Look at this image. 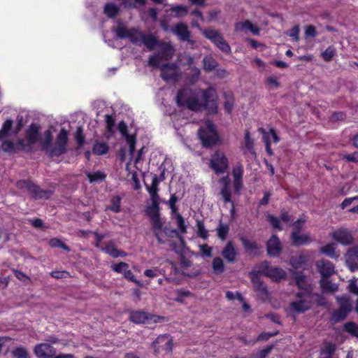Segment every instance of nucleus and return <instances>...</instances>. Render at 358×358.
I'll return each mask as SVG.
<instances>
[{
	"instance_id": "14",
	"label": "nucleus",
	"mask_w": 358,
	"mask_h": 358,
	"mask_svg": "<svg viewBox=\"0 0 358 358\" xmlns=\"http://www.w3.org/2000/svg\"><path fill=\"white\" fill-rule=\"evenodd\" d=\"M331 237L341 245H348L353 243L351 232L347 229H338L331 233Z\"/></svg>"
},
{
	"instance_id": "24",
	"label": "nucleus",
	"mask_w": 358,
	"mask_h": 358,
	"mask_svg": "<svg viewBox=\"0 0 358 358\" xmlns=\"http://www.w3.org/2000/svg\"><path fill=\"white\" fill-rule=\"evenodd\" d=\"M159 184V180L157 175H153L152 176L150 185L145 184L146 189L148 192L151 199H159V196L158 194Z\"/></svg>"
},
{
	"instance_id": "62",
	"label": "nucleus",
	"mask_w": 358,
	"mask_h": 358,
	"mask_svg": "<svg viewBox=\"0 0 358 358\" xmlns=\"http://www.w3.org/2000/svg\"><path fill=\"white\" fill-rule=\"evenodd\" d=\"M177 201H178V197L175 194H172L169 201V204L170 208L171 210L172 216L179 213L178 212V208L176 206V203Z\"/></svg>"
},
{
	"instance_id": "15",
	"label": "nucleus",
	"mask_w": 358,
	"mask_h": 358,
	"mask_svg": "<svg viewBox=\"0 0 358 358\" xmlns=\"http://www.w3.org/2000/svg\"><path fill=\"white\" fill-rule=\"evenodd\" d=\"M152 345L157 352L160 351L170 352L173 346L172 338L169 334L161 335L152 343Z\"/></svg>"
},
{
	"instance_id": "38",
	"label": "nucleus",
	"mask_w": 358,
	"mask_h": 358,
	"mask_svg": "<svg viewBox=\"0 0 358 358\" xmlns=\"http://www.w3.org/2000/svg\"><path fill=\"white\" fill-rule=\"evenodd\" d=\"M87 176L90 182H97L105 180L106 174L100 171L94 173H87Z\"/></svg>"
},
{
	"instance_id": "3",
	"label": "nucleus",
	"mask_w": 358,
	"mask_h": 358,
	"mask_svg": "<svg viewBox=\"0 0 358 358\" xmlns=\"http://www.w3.org/2000/svg\"><path fill=\"white\" fill-rule=\"evenodd\" d=\"M315 295L309 291H301L296 294V299L290 303L291 309L301 313L310 308Z\"/></svg>"
},
{
	"instance_id": "41",
	"label": "nucleus",
	"mask_w": 358,
	"mask_h": 358,
	"mask_svg": "<svg viewBox=\"0 0 358 358\" xmlns=\"http://www.w3.org/2000/svg\"><path fill=\"white\" fill-rule=\"evenodd\" d=\"M306 262V257L302 255L292 256L290 259V264L296 268L301 267Z\"/></svg>"
},
{
	"instance_id": "21",
	"label": "nucleus",
	"mask_w": 358,
	"mask_h": 358,
	"mask_svg": "<svg viewBox=\"0 0 358 358\" xmlns=\"http://www.w3.org/2000/svg\"><path fill=\"white\" fill-rule=\"evenodd\" d=\"M118 129L121 134L125 138L129 146L130 155H133L135 150L136 137L134 135H130L127 133V126L123 122H120L118 124Z\"/></svg>"
},
{
	"instance_id": "2",
	"label": "nucleus",
	"mask_w": 358,
	"mask_h": 358,
	"mask_svg": "<svg viewBox=\"0 0 358 358\" xmlns=\"http://www.w3.org/2000/svg\"><path fill=\"white\" fill-rule=\"evenodd\" d=\"M199 136L204 147H210L219 141V137L213 124L208 120L199 130Z\"/></svg>"
},
{
	"instance_id": "8",
	"label": "nucleus",
	"mask_w": 358,
	"mask_h": 358,
	"mask_svg": "<svg viewBox=\"0 0 358 358\" xmlns=\"http://www.w3.org/2000/svg\"><path fill=\"white\" fill-rule=\"evenodd\" d=\"M17 187L20 189L27 190L35 199H48L52 193L50 190L41 189L37 185L27 180L18 181Z\"/></svg>"
},
{
	"instance_id": "50",
	"label": "nucleus",
	"mask_w": 358,
	"mask_h": 358,
	"mask_svg": "<svg viewBox=\"0 0 358 358\" xmlns=\"http://www.w3.org/2000/svg\"><path fill=\"white\" fill-rule=\"evenodd\" d=\"M49 244L52 248H61L67 252L70 251V248H69V246L65 245L61 240L58 238H55L50 239L49 241Z\"/></svg>"
},
{
	"instance_id": "49",
	"label": "nucleus",
	"mask_w": 358,
	"mask_h": 358,
	"mask_svg": "<svg viewBox=\"0 0 358 358\" xmlns=\"http://www.w3.org/2000/svg\"><path fill=\"white\" fill-rule=\"evenodd\" d=\"M241 242H242L243 245L245 248V249L248 251L253 252L258 249L257 243L254 241H251L245 238H242Z\"/></svg>"
},
{
	"instance_id": "39",
	"label": "nucleus",
	"mask_w": 358,
	"mask_h": 358,
	"mask_svg": "<svg viewBox=\"0 0 358 358\" xmlns=\"http://www.w3.org/2000/svg\"><path fill=\"white\" fill-rule=\"evenodd\" d=\"M203 62L204 69L208 71L214 70L217 66V62L211 56L205 57L203 59Z\"/></svg>"
},
{
	"instance_id": "10",
	"label": "nucleus",
	"mask_w": 358,
	"mask_h": 358,
	"mask_svg": "<svg viewBox=\"0 0 358 358\" xmlns=\"http://www.w3.org/2000/svg\"><path fill=\"white\" fill-rule=\"evenodd\" d=\"M228 159L223 152L220 151L212 155L210 160V167L216 173H224L228 169Z\"/></svg>"
},
{
	"instance_id": "34",
	"label": "nucleus",
	"mask_w": 358,
	"mask_h": 358,
	"mask_svg": "<svg viewBox=\"0 0 358 358\" xmlns=\"http://www.w3.org/2000/svg\"><path fill=\"white\" fill-rule=\"evenodd\" d=\"M247 152L250 153L252 155L255 154L254 150V141L250 138L248 131L245 132L244 141V153Z\"/></svg>"
},
{
	"instance_id": "28",
	"label": "nucleus",
	"mask_w": 358,
	"mask_h": 358,
	"mask_svg": "<svg viewBox=\"0 0 358 358\" xmlns=\"http://www.w3.org/2000/svg\"><path fill=\"white\" fill-rule=\"evenodd\" d=\"M43 150L48 152L50 154V149L52 148L51 143L52 141V132L50 130H46L41 138L38 139Z\"/></svg>"
},
{
	"instance_id": "9",
	"label": "nucleus",
	"mask_w": 358,
	"mask_h": 358,
	"mask_svg": "<svg viewBox=\"0 0 358 358\" xmlns=\"http://www.w3.org/2000/svg\"><path fill=\"white\" fill-rule=\"evenodd\" d=\"M68 135L69 133L65 129H62L60 130L57 136L55 145L50 149V155L51 157H58L66 152V145L69 139Z\"/></svg>"
},
{
	"instance_id": "31",
	"label": "nucleus",
	"mask_w": 358,
	"mask_h": 358,
	"mask_svg": "<svg viewBox=\"0 0 358 358\" xmlns=\"http://www.w3.org/2000/svg\"><path fill=\"white\" fill-rule=\"evenodd\" d=\"M159 199H151V204L146 209V213L150 218L159 216Z\"/></svg>"
},
{
	"instance_id": "60",
	"label": "nucleus",
	"mask_w": 358,
	"mask_h": 358,
	"mask_svg": "<svg viewBox=\"0 0 358 358\" xmlns=\"http://www.w3.org/2000/svg\"><path fill=\"white\" fill-rule=\"evenodd\" d=\"M335 55V49L334 47H328L322 53V57L324 60L329 62L330 61Z\"/></svg>"
},
{
	"instance_id": "18",
	"label": "nucleus",
	"mask_w": 358,
	"mask_h": 358,
	"mask_svg": "<svg viewBox=\"0 0 358 358\" xmlns=\"http://www.w3.org/2000/svg\"><path fill=\"white\" fill-rule=\"evenodd\" d=\"M316 267L321 275V278H328L335 272V266L329 260L322 259L316 262Z\"/></svg>"
},
{
	"instance_id": "17",
	"label": "nucleus",
	"mask_w": 358,
	"mask_h": 358,
	"mask_svg": "<svg viewBox=\"0 0 358 358\" xmlns=\"http://www.w3.org/2000/svg\"><path fill=\"white\" fill-rule=\"evenodd\" d=\"M34 352L38 358H50L55 355L56 350L48 343H40L34 347Z\"/></svg>"
},
{
	"instance_id": "5",
	"label": "nucleus",
	"mask_w": 358,
	"mask_h": 358,
	"mask_svg": "<svg viewBox=\"0 0 358 358\" xmlns=\"http://www.w3.org/2000/svg\"><path fill=\"white\" fill-rule=\"evenodd\" d=\"M306 221L303 218H299L293 224L291 240L294 245H304L313 241V238L309 233L304 234L301 231V229Z\"/></svg>"
},
{
	"instance_id": "1",
	"label": "nucleus",
	"mask_w": 358,
	"mask_h": 358,
	"mask_svg": "<svg viewBox=\"0 0 358 358\" xmlns=\"http://www.w3.org/2000/svg\"><path fill=\"white\" fill-rule=\"evenodd\" d=\"M215 96V91L211 87L195 90L183 88L178 91L176 101L179 106L186 107L191 110L199 111L206 108L210 113H215L217 108Z\"/></svg>"
},
{
	"instance_id": "40",
	"label": "nucleus",
	"mask_w": 358,
	"mask_h": 358,
	"mask_svg": "<svg viewBox=\"0 0 358 358\" xmlns=\"http://www.w3.org/2000/svg\"><path fill=\"white\" fill-rule=\"evenodd\" d=\"M229 231V225L220 222L217 228V236L222 241H224L227 236Z\"/></svg>"
},
{
	"instance_id": "22",
	"label": "nucleus",
	"mask_w": 358,
	"mask_h": 358,
	"mask_svg": "<svg viewBox=\"0 0 358 358\" xmlns=\"http://www.w3.org/2000/svg\"><path fill=\"white\" fill-rule=\"evenodd\" d=\"M237 250L232 242H228L222 251V255L224 259L229 262L233 263L236 261L237 257Z\"/></svg>"
},
{
	"instance_id": "51",
	"label": "nucleus",
	"mask_w": 358,
	"mask_h": 358,
	"mask_svg": "<svg viewBox=\"0 0 358 358\" xmlns=\"http://www.w3.org/2000/svg\"><path fill=\"white\" fill-rule=\"evenodd\" d=\"M196 227H197L196 233H197L198 236L203 239L207 238L208 236V232L206 229L203 223L202 222L198 220L197 223H196Z\"/></svg>"
},
{
	"instance_id": "37",
	"label": "nucleus",
	"mask_w": 358,
	"mask_h": 358,
	"mask_svg": "<svg viewBox=\"0 0 358 358\" xmlns=\"http://www.w3.org/2000/svg\"><path fill=\"white\" fill-rule=\"evenodd\" d=\"M212 268L213 273L221 274L224 271V264L220 257H215L213 260Z\"/></svg>"
},
{
	"instance_id": "43",
	"label": "nucleus",
	"mask_w": 358,
	"mask_h": 358,
	"mask_svg": "<svg viewBox=\"0 0 358 358\" xmlns=\"http://www.w3.org/2000/svg\"><path fill=\"white\" fill-rule=\"evenodd\" d=\"M121 197L119 196H114L110 199V206L107 209L114 212L118 213L120 211Z\"/></svg>"
},
{
	"instance_id": "45",
	"label": "nucleus",
	"mask_w": 358,
	"mask_h": 358,
	"mask_svg": "<svg viewBox=\"0 0 358 358\" xmlns=\"http://www.w3.org/2000/svg\"><path fill=\"white\" fill-rule=\"evenodd\" d=\"M11 353L13 358H29L28 350L24 347H17Z\"/></svg>"
},
{
	"instance_id": "27",
	"label": "nucleus",
	"mask_w": 358,
	"mask_h": 358,
	"mask_svg": "<svg viewBox=\"0 0 358 358\" xmlns=\"http://www.w3.org/2000/svg\"><path fill=\"white\" fill-rule=\"evenodd\" d=\"M39 127L36 124H31L27 131L26 136L29 145L34 144L38 141Z\"/></svg>"
},
{
	"instance_id": "26",
	"label": "nucleus",
	"mask_w": 358,
	"mask_h": 358,
	"mask_svg": "<svg viewBox=\"0 0 358 358\" xmlns=\"http://www.w3.org/2000/svg\"><path fill=\"white\" fill-rule=\"evenodd\" d=\"M252 282L256 291H257L262 298L268 296V290L266 285L261 281L257 275H254L252 278Z\"/></svg>"
},
{
	"instance_id": "7",
	"label": "nucleus",
	"mask_w": 358,
	"mask_h": 358,
	"mask_svg": "<svg viewBox=\"0 0 358 358\" xmlns=\"http://www.w3.org/2000/svg\"><path fill=\"white\" fill-rule=\"evenodd\" d=\"M129 319L136 324H152L162 322L164 320V317L152 315L142 310H136L130 313Z\"/></svg>"
},
{
	"instance_id": "55",
	"label": "nucleus",
	"mask_w": 358,
	"mask_h": 358,
	"mask_svg": "<svg viewBox=\"0 0 358 358\" xmlns=\"http://www.w3.org/2000/svg\"><path fill=\"white\" fill-rule=\"evenodd\" d=\"M171 10L175 13V16L178 17H180L187 15L188 10L187 7L183 6H176L172 7Z\"/></svg>"
},
{
	"instance_id": "52",
	"label": "nucleus",
	"mask_w": 358,
	"mask_h": 358,
	"mask_svg": "<svg viewBox=\"0 0 358 358\" xmlns=\"http://www.w3.org/2000/svg\"><path fill=\"white\" fill-rule=\"evenodd\" d=\"M234 99L233 96H231L230 94H229V95L225 94V101H224V107L225 110L228 113H231L233 107H234Z\"/></svg>"
},
{
	"instance_id": "20",
	"label": "nucleus",
	"mask_w": 358,
	"mask_h": 358,
	"mask_svg": "<svg viewBox=\"0 0 358 358\" xmlns=\"http://www.w3.org/2000/svg\"><path fill=\"white\" fill-rule=\"evenodd\" d=\"M234 29L236 31H250L252 34L256 36L259 35L260 33V28L248 20L236 22L234 26Z\"/></svg>"
},
{
	"instance_id": "58",
	"label": "nucleus",
	"mask_w": 358,
	"mask_h": 358,
	"mask_svg": "<svg viewBox=\"0 0 358 358\" xmlns=\"http://www.w3.org/2000/svg\"><path fill=\"white\" fill-rule=\"evenodd\" d=\"M176 220L177 226L182 233L186 232V225L182 216L178 213L172 216Z\"/></svg>"
},
{
	"instance_id": "19",
	"label": "nucleus",
	"mask_w": 358,
	"mask_h": 358,
	"mask_svg": "<svg viewBox=\"0 0 358 358\" xmlns=\"http://www.w3.org/2000/svg\"><path fill=\"white\" fill-rule=\"evenodd\" d=\"M171 31L176 35L180 40L189 42L192 44L194 43L193 41L190 40V31H189L188 27L186 24L182 22L176 24L171 29Z\"/></svg>"
},
{
	"instance_id": "46",
	"label": "nucleus",
	"mask_w": 358,
	"mask_h": 358,
	"mask_svg": "<svg viewBox=\"0 0 358 358\" xmlns=\"http://www.w3.org/2000/svg\"><path fill=\"white\" fill-rule=\"evenodd\" d=\"M108 145L103 143H96L93 147V152L99 155L106 154L108 152Z\"/></svg>"
},
{
	"instance_id": "64",
	"label": "nucleus",
	"mask_w": 358,
	"mask_h": 358,
	"mask_svg": "<svg viewBox=\"0 0 358 358\" xmlns=\"http://www.w3.org/2000/svg\"><path fill=\"white\" fill-rule=\"evenodd\" d=\"M162 59L159 53L155 54L149 57L148 65L153 67L158 66Z\"/></svg>"
},
{
	"instance_id": "11",
	"label": "nucleus",
	"mask_w": 358,
	"mask_h": 358,
	"mask_svg": "<svg viewBox=\"0 0 358 358\" xmlns=\"http://www.w3.org/2000/svg\"><path fill=\"white\" fill-rule=\"evenodd\" d=\"M339 303V308L335 310L332 315V319L335 322L344 320L348 314L352 310V305L349 299L346 296L336 297Z\"/></svg>"
},
{
	"instance_id": "13",
	"label": "nucleus",
	"mask_w": 358,
	"mask_h": 358,
	"mask_svg": "<svg viewBox=\"0 0 358 358\" xmlns=\"http://www.w3.org/2000/svg\"><path fill=\"white\" fill-rule=\"evenodd\" d=\"M162 78L171 83L178 81L181 76V73L178 67L173 64H166L162 66Z\"/></svg>"
},
{
	"instance_id": "59",
	"label": "nucleus",
	"mask_w": 358,
	"mask_h": 358,
	"mask_svg": "<svg viewBox=\"0 0 358 358\" xmlns=\"http://www.w3.org/2000/svg\"><path fill=\"white\" fill-rule=\"evenodd\" d=\"M199 248L200 252L201 253L203 257H212V255H213V254H212L213 248L212 247H210L206 244H203V245H199Z\"/></svg>"
},
{
	"instance_id": "12",
	"label": "nucleus",
	"mask_w": 358,
	"mask_h": 358,
	"mask_svg": "<svg viewBox=\"0 0 358 358\" xmlns=\"http://www.w3.org/2000/svg\"><path fill=\"white\" fill-rule=\"evenodd\" d=\"M220 183L222 185L220 189V194L225 203H230L231 208L230 213L232 217L235 215V206L234 202L231 201V193L230 189V180L228 176L224 177L220 180Z\"/></svg>"
},
{
	"instance_id": "29",
	"label": "nucleus",
	"mask_w": 358,
	"mask_h": 358,
	"mask_svg": "<svg viewBox=\"0 0 358 358\" xmlns=\"http://www.w3.org/2000/svg\"><path fill=\"white\" fill-rule=\"evenodd\" d=\"M102 250L114 258L127 256V253L125 252L117 250L112 242L108 243L102 248Z\"/></svg>"
},
{
	"instance_id": "36",
	"label": "nucleus",
	"mask_w": 358,
	"mask_h": 358,
	"mask_svg": "<svg viewBox=\"0 0 358 358\" xmlns=\"http://www.w3.org/2000/svg\"><path fill=\"white\" fill-rule=\"evenodd\" d=\"M142 44H144L145 46L149 50H154L155 47L158 45L159 43L156 37L152 35H145L144 34L143 41H142Z\"/></svg>"
},
{
	"instance_id": "48",
	"label": "nucleus",
	"mask_w": 358,
	"mask_h": 358,
	"mask_svg": "<svg viewBox=\"0 0 358 358\" xmlns=\"http://www.w3.org/2000/svg\"><path fill=\"white\" fill-rule=\"evenodd\" d=\"M177 296L175 298V301L182 303L185 299L191 296V292L186 289H178L176 290Z\"/></svg>"
},
{
	"instance_id": "4",
	"label": "nucleus",
	"mask_w": 358,
	"mask_h": 358,
	"mask_svg": "<svg viewBox=\"0 0 358 358\" xmlns=\"http://www.w3.org/2000/svg\"><path fill=\"white\" fill-rule=\"evenodd\" d=\"M202 34L210 40L220 50L226 54H230L231 47L224 40L222 34L213 29H201Z\"/></svg>"
},
{
	"instance_id": "57",
	"label": "nucleus",
	"mask_w": 358,
	"mask_h": 358,
	"mask_svg": "<svg viewBox=\"0 0 358 358\" xmlns=\"http://www.w3.org/2000/svg\"><path fill=\"white\" fill-rule=\"evenodd\" d=\"M273 347V345H268L266 348L259 350L254 355L253 358H266L271 353Z\"/></svg>"
},
{
	"instance_id": "42",
	"label": "nucleus",
	"mask_w": 358,
	"mask_h": 358,
	"mask_svg": "<svg viewBox=\"0 0 358 358\" xmlns=\"http://www.w3.org/2000/svg\"><path fill=\"white\" fill-rule=\"evenodd\" d=\"M118 12L119 8L115 3H107L104 7V13L109 17H115Z\"/></svg>"
},
{
	"instance_id": "61",
	"label": "nucleus",
	"mask_w": 358,
	"mask_h": 358,
	"mask_svg": "<svg viewBox=\"0 0 358 358\" xmlns=\"http://www.w3.org/2000/svg\"><path fill=\"white\" fill-rule=\"evenodd\" d=\"M151 223L152 226L153 231H162V222L161 220L160 217L151 218Z\"/></svg>"
},
{
	"instance_id": "47",
	"label": "nucleus",
	"mask_w": 358,
	"mask_h": 358,
	"mask_svg": "<svg viewBox=\"0 0 358 358\" xmlns=\"http://www.w3.org/2000/svg\"><path fill=\"white\" fill-rule=\"evenodd\" d=\"M115 31L117 36L120 38H128L130 34V29H127V27L122 24L118 25Z\"/></svg>"
},
{
	"instance_id": "54",
	"label": "nucleus",
	"mask_w": 358,
	"mask_h": 358,
	"mask_svg": "<svg viewBox=\"0 0 358 358\" xmlns=\"http://www.w3.org/2000/svg\"><path fill=\"white\" fill-rule=\"evenodd\" d=\"M344 329L346 331L358 338V324L354 322H348L345 324Z\"/></svg>"
},
{
	"instance_id": "16",
	"label": "nucleus",
	"mask_w": 358,
	"mask_h": 358,
	"mask_svg": "<svg viewBox=\"0 0 358 358\" xmlns=\"http://www.w3.org/2000/svg\"><path fill=\"white\" fill-rule=\"evenodd\" d=\"M345 264L352 272L358 270V246L350 248L345 255Z\"/></svg>"
},
{
	"instance_id": "35",
	"label": "nucleus",
	"mask_w": 358,
	"mask_h": 358,
	"mask_svg": "<svg viewBox=\"0 0 358 358\" xmlns=\"http://www.w3.org/2000/svg\"><path fill=\"white\" fill-rule=\"evenodd\" d=\"M336 350V346L331 343H326L321 350V358H331Z\"/></svg>"
},
{
	"instance_id": "63",
	"label": "nucleus",
	"mask_w": 358,
	"mask_h": 358,
	"mask_svg": "<svg viewBox=\"0 0 358 358\" xmlns=\"http://www.w3.org/2000/svg\"><path fill=\"white\" fill-rule=\"evenodd\" d=\"M299 26L296 25L292 29L288 30L286 32V34L292 38V39L294 41H298L299 39Z\"/></svg>"
},
{
	"instance_id": "33",
	"label": "nucleus",
	"mask_w": 358,
	"mask_h": 358,
	"mask_svg": "<svg viewBox=\"0 0 358 358\" xmlns=\"http://www.w3.org/2000/svg\"><path fill=\"white\" fill-rule=\"evenodd\" d=\"M320 286L324 292L334 293L338 290V286L331 283L328 278H321Z\"/></svg>"
},
{
	"instance_id": "25",
	"label": "nucleus",
	"mask_w": 358,
	"mask_h": 358,
	"mask_svg": "<svg viewBox=\"0 0 358 358\" xmlns=\"http://www.w3.org/2000/svg\"><path fill=\"white\" fill-rule=\"evenodd\" d=\"M159 52L158 53L160 55L162 59H171L174 53V48L171 44V43L168 42H162L159 43Z\"/></svg>"
},
{
	"instance_id": "23",
	"label": "nucleus",
	"mask_w": 358,
	"mask_h": 358,
	"mask_svg": "<svg viewBox=\"0 0 358 358\" xmlns=\"http://www.w3.org/2000/svg\"><path fill=\"white\" fill-rule=\"evenodd\" d=\"M281 251L280 243L278 238L273 235L267 242V252L271 256H278Z\"/></svg>"
},
{
	"instance_id": "6",
	"label": "nucleus",
	"mask_w": 358,
	"mask_h": 358,
	"mask_svg": "<svg viewBox=\"0 0 358 358\" xmlns=\"http://www.w3.org/2000/svg\"><path fill=\"white\" fill-rule=\"evenodd\" d=\"M258 273H261L275 282L285 279L287 275L286 272L283 269L276 266H272L266 261L259 264Z\"/></svg>"
},
{
	"instance_id": "32",
	"label": "nucleus",
	"mask_w": 358,
	"mask_h": 358,
	"mask_svg": "<svg viewBox=\"0 0 358 358\" xmlns=\"http://www.w3.org/2000/svg\"><path fill=\"white\" fill-rule=\"evenodd\" d=\"M336 245L334 243H329L320 248V252L332 259H337L338 255L336 253Z\"/></svg>"
},
{
	"instance_id": "44",
	"label": "nucleus",
	"mask_w": 358,
	"mask_h": 358,
	"mask_svg": "<svg viewBox=\"0 0 358 358\" xmlns=\"http://www.w3.org/2000/svg\"><path fill=\"white\" fill-rule=\"evenodd\" d=\"M13 120L8 119L4 122L2 128L0 130V141L9 135L10 130L12 127Z\"/></svg>"
},
{
	"instance_id": "30",
	"label": "nucleus",
	"mask_w": 358,
	"mask_h": 358,
	"mask_svg": "<svg viewBox=\"0 0 358 358\" xmlns=\"http://www.w3.org/2000/svg\"><path fill=\"white\" fill-rule=\"evenodd\" d=\"M144 34L137 29H130V34L129 36V40L137 45H141L143 41Z\"/></svg>"
},
{
	"instance_id": "53",
	"label": "nucleus",
	"mask_w": 358,
	"mask_h": 358,
	"mask_svg": "<svg viewBox=\"0 0 358 358\" xmlns=\"http://www.w3.org/2000/svg\"><path fill=\"white\" fill-rule=\"evenodd\" d=\"M344 329L346 331L358 338V324L354 322H348L345 324Z\"/></svg>"
},
{
	"instance_id": "56",
	"label": "nucleus",
	"mask_w": 358,
	"mask_h": 358,
	"mask_svg": "<svg viewBox=\"0 0 358 358\" xmlns=\"http://www.w3.org/2000/svg\"><path fill=\"white\" fill-rule=\"evenodd\" d=\"M111 268L115 272L122 273L123 275L128 269L129 265L125 262H120L119 264H113Z\"/></svg>"
}]
</instances>
